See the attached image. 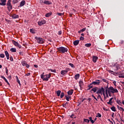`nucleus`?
<instances>
[{"label": "nucleus", "instance_id": "f257e3e1", "mask_svg": "<svg viewBox=\"0 0 124 124\" xmlns=\"http://www.w3.org/2000/svg\"><path fill=\"white\" fill-rule=\"evenodd\" d=\"M51 76H52L51 73H49L48 75L46 74L44 75V73H43V74L41 75V78L43 81H48L51 78Z\"/></svg>", "mask_w": 124, "mask_h": 124}, {"label": "nucleus", "instance_id": "f03ea898", "mask_svg": "<svg viewBox=\"0 0 124 124\" xmlns=\"http://www.w3.org/2000/svg\"><path fill=\"white\" fill-rule=\"evenodd\" d=\"M57 50L59 52H60V53H62V54H64L65 52L68 51V49H67V48L63 46L57 48Z\"/></svg>", "mask_w": 124, "mask_h": 124}, {"label": "nucleus", "instance_id": "7ed1b4c3", "mask_svg": "<svg viewBox=\"0 0 124 124\" xmlns=\"http://www.w3.org/2000/svg\"><path fill=\"white\" fill-rule=\"evenodd\" d=\"M105 89H108L109 91L111 92V93H119V91L117 89L114 88V87L110 86L109 88H108V86L105 88Z\"/></svg>", "mask_w": 124, "mask_h": 124}, {"label": "nucleus", "instance_id": "20e7f679", "mask_svg": "<svg viewBox=\"0 0 124 124\" xmlns=\"http://www.w3.org/2000/svg\"><path fill=\"white\" fill-rule=\"evenodd\" d=\"M96 93L98 94L100 93V94H103L104 96V98H106L105 97V89H104L103 87H101L100 89L98 90V91L96 92Z\"/></svg>", "mask_w": 124, "mask_h": 124}, {"label": "nucleus", "instance_id": "39448f33", "mask_svg": "<svg viewBox=\"0 0 124 124\" xmlns=\"http://www.w3.org/2000/svg\"><path fill=\"white\" fill-rule=\"evenodd\" d=\"M35 39L37 40V43H39V44H42L43 43H44V42H45V40L43 39V38H42L35 37Z\"/></svg>", "mask_w": 124, "mask_h": 124}, {"label": "nucleus", "instance_id": "423d86ee", "mask_svg": "<svg viewBox=\"0 0 124 124\" xmlns=\"http://www.w3.org/2000/svg\"><path fill=\"white\" fill-rule=\"evenodd\" d=\"M12 43L14 45H15V46H16V47H18V48H19V49H21L22 48V46L19 44V43L14 40L12 41Z\"/></svg>", "mask_w": 124, "mask_h": 124}, {"label": "nucleus", "instance_id": "0eeeda50", "mask_svg": "<svg viewBox=\"0 0 124 124\" xmlns=\"http://www.w3.org/2000/svg\"><path fill=\"white\" fill-rule=\"evenodd\" d=\"M100 80H96L95 81H93L91 84L93 86L100 85Z\"/></svg>", "mask_w": 124, "mask_h": 124}, {"label": "nucleus", "instance_id": "6e6552de", "mask_svg": "<svg viewBox=\"0 0 124 124\" xmlns=\"http://www.w3.org/2000/svg\"><path fill=\"white\" fill-rule=\"evenodd\" d=\"M46 21L44 20H41L40 21L38 22L39 26H42V25H45L46 24Z\"/></svg>", "mask_w": 124, "mask_h": 124}, {"label": "nucleus", "instance_id": "1a4fd4ad", "mask_svg": "<svg viewBox=\"0 0 124 124\" xmlns=\"http://www.w3.org/2000/svg\"><path fill=\"white\" fill-rule=\"evenodd\" d=\"M1 2L0 3V5H2L4 6L6 4V0H0Z\"/></svg>", "mask_w": 124, "mask_h": 124}, {"label": "nucleus", "instance_id": "9d476101", "mask_svg": "<svg viewBox=\"0 0 124 124\" xmlns=\"http://www.w3.org/2000/svg\"><path fill=\"white\" fill-rule=\"evenodd\" d=\"M114 70L117 71V70H119L120 69V65L119 64H115L114 66Z\"/></svg>", "mask_w": 124, "mask_h": 124}, {"label": "nucleus", "instance_id": "9b49d317", "mask_svg": "<svg viewBox=\"0 0 124 124\" xmlns=\"http://www.w3.org/2000/svg\"><path fill=\"white\" fill-rule=\"evenodd\" d=\"M79 87L80 88V90H82L83 89V86L84 85V83L83 82V81L80 80L79 81Z\"/></svg>", "mask_w": 124, "mask_h": 124}, {"label": "nucleus", "instance_id": "f8f14e48", "mask_svg": "<svg viewBox=\"0 0 124 124\" xmlns=\"http://www.w3.org/2000/svg\"><path fill=\"white\" fill-rule=\"evenodd\" d=\"M12 17L14 19H18L19 18V15L16 14L12 15Z\"/></svg>", "mask_w": 124, "mask_h": 124}, {"label": "nucleus", "instance_id": "ddd939ff", "mask_svg": "<svg viewBox=\"0 0 124 124\" xmlns=\"http://www.w3.org/2000/svg\"><path fill=\"white\" fill-rule=\"evenodd\" d=\"M98 60V57L96 56H93V62H95L96 61Z\"/></svg>", "mask_w": 124, "mask_h": 124}, {"label": "nucleus", "instance_id": "4468645a", "mask_svg": "<svg viewBox=\"0 0 124 124\" xmlns=\"http://www.w3.org/2000/svg\"><path fill=\"white\" fill-rule=\"evenodd\" d=\"M73 92H74V90H73V89H71V90H69L67 92L68 95H72V93H73Z\"/></svg>", "mask_w": 124, "mask_h": 124}, {"label": "nucleus", "instance_id": "2eb2a0df", "mask_svg": "<svg viewBox=\"0 0 124 124\" xmlns=\"http://www.w3.org/2000/svg\"><path fill=\"white\" fill-rule=\"evenodd\" d=\"M5 55L7 58V60H9V53H8V51H5Z\"/></svg>", "mask_w": 124, "mask_h": 124}, {"label": "nucleus", "instance_id": "dca6fc26", "mask_svg": "<svg viewBox=\"0 0 124 124\" xmlns=\"http://www.w3.org/2000/svg\"><path fill=\"white\" fill-rule=\"evenodd\" d=\"M67 72H68V71L67 70H62L61 71V75H65V74H66L67 73Z\"/></svg>", "mask_w": 124, "mask_h": 124}, {"label": "nucleus", "instance_id": "f3484780", "mask_svg": "<svg viewBox=\"0 0 124 124\" xmlns=\"http://www.w3.org/2000/svg\"><path fill=\"white\" fill-rule=\"evenodd\" d=\"M113 99H114L113 97L111 98L109 100V102H108L107 103L108 104H109L110 105H112V103H113V102L112 101V100H113Z\"/></svg>", "mask_w": 124, "mask_h": 124}, {"label": "nucleus", "instance_id": "a211bd4d", "mask_svg": "<svg viewBox=\"0 0 124 124\" xmlns=\"http://www.w3.org/2000/svg\"><path fill=\"white\" fill-rule=\"evenodd\" d=\"M44 3L45 4H47V5H49V4H52V2L51 1H49V0H46L44 2Z\"/></svg>", "mask_w": 124, "mask_h": 124}, {"label": "nucleus", "instance_id": "6ab92c4d", "mask_svg": "<svg viewBox=\"0 0 124 124\" xmlns=\"http://www.w3.org/2000/svg\"><path fill=\"white\" fill-rule=\"evenodd\" d=\"M93 84L91 83L89 85H88V89H87V91H90V90H91V89H92L93 88Z\"/></svg>", "mask_w": 124, "mask_h": 124}, {"label": "nucleus", "instance_id": "aec40b11", "mask_svg": "<svg viewBox=\"0 0 124 124\" xmlns=\"http://www.w3.org/2000/svg\"><path fill=\"white\" fill-rule=\"evenodd\" d=\"M97 90H98V87H94L93 88L91 91H92L93 92V93H96V91H97Z\"/></svg>", "mask_w": 124, "mask_h": 124}, {"label": "nucleus", "instance_id": "412c9836", "mask_svg": "<svg viewBox=\"0 0 124 124\" xmlns=\"http://www.w3.org/2000/svg\"><path fill=\"white\" fill-rule=\"evenodd\" d=\"M79 77H80V74H77L75 76V80H78L79 79Z\"/></svg>", "mask_w": 124, "mask_h": 124}, {"label": "nucleus", "instance_id": "4be33fe9", "mask_svg": "<svg viewBox=\"0 0 124 124\" xmlns=\"http://www.w3.org/2000/svg\"><path fill=\"white\" fill-rule=\"evenodd\" d=\"M78 44H79V40H76L74 41V45H75V46H77Z\"/></svg>", "mask_w": 124, "mask_h": 124}, {"label": "nucleus", "instance_id": "5701e85b", "mask_svg": "<svg viewBox=\"0 0 124 124\" xmlns=\"http://www.w3.org/2000/svg\"><path fill=\"white\" fill-rule=\"evenodd\" d=\"M25 3H26V1L25 0H22L20 3V6H24V5H25Z\"/></svg>", "mask_w": 124, "mask_h": 124}, {"label": "nucleus", "instance_id": "b1692460", "mask_svg": "<svg viewBox=\"0 0 124 124\" xmlns=\"http://www.w3.org/2000/svg\"><path fill=\"white\" fill-rule=\"evenodd\" d=\"M86 30H87L86 28H83L82 29L78 31V33H81V32H83V31H85Z\"/></svg>", "mask_w": 124, "mask_h": 124}, {"label": "nucleus", "instance_id": "393cba45", "mask_svg": "<svg viewBox=\"0 0 124 124\" xmlns=\"http://www.w3.org/2000/svg\"><path fill=\"white\" fill-rule=\"evenodd\" d=\"M10 51L13 53H16V49L15 48H12L10 49Z\"/></svg>", "mask_w": 124, "mask_h": 124}, {"label": "nucleus", "instance_id": "a878e982", "mask_svg": "<svg viewBox=\"0 0 124 124\" xmlns=\"http://www.w3.org/2000/svg\"><path fill=\"white\" fill-rule=\"evenodd\" d=\"M107 93H108L109 96H112V95L111 94L112 93V92L110 91V90H108L107 88Z\"/></svg>", "mask_w": 124, "mask_h": 124}, {"label": "nucleus", "instance_id": "bb28decb", "mask_svg": "<svg viewBox=\"0 0 124 124\" xmlns=\"http://www.w3.org/2000/svg\"><path fill=\"white\" fill-rule=\"evenodd\" d=\"M16 81L17 82V83L20 86H21V83L20 82V80H19V78H18V77L16 76Z\"/></svg>", "mask_w": 124, "mask_h": 124}, {"label": "nucleus", "instance_id": "cd10ccee", "mask_svg": "<svg viewBox=\"0 0 124 124\" xmlns=\"http://www.w3.org/2000/svg\"><path fill=\"white\" fill-rule=\"evenodd\" d=\"M61 93H62V91H61V90H58L56 92V93L58 96H60V95H61Z\"/></svg>", "mask_w": 124, "mask_h": 124}, {"label": "nucleus", "instance_id": "c85d7f7f", "mask_svg": "<svg viewBox=\"0 0 124 124\" xmlns=\"http://www.w3.org/2000/svg\"><path fill=\"white\" fill-rule=\"evenodd\" d=\"M65 97L66 100H67V101H69V99L71 98V97L70 96H67L65 95Z\"/></svg>", "mask_w": 124, "mask_h": 124}, {"label": "nucleus", "instance_id": "c756f323", "mask_svg": "<svg viewBox=\"0 0 124 124\" xmlns=\"http://www.w3.org/2000/svg\"><path fill=\"white\" fill-rule=\"evenodd\" d=\"M51 15H52V13H48L45 16L46 17H50V16H51Z\"/></svg>", "mask_w": 124, "mask_h": 124}, {"label": "nucleus", "instance_id": "7c9ffc66", "mask_svg": "<svg viewBox=\"0 0 124 124\" xmlns=\"http://www.w3.org/2000/svg\"><path fill=\"white\" fill-rule=\"evenodd\" d=\"M22 63V65H23V66H26V65H27V62H26V61H24V62H21Z\"/></svg>", "mask_w": 124, "mask_h": 124}, {"label": "nucleus", "instance_id": "2f4dec72", "mask_svg": "<svg viewBox=\"0 0 124 124\" xmlns=\"http://www.w3.org/2000/svg\"><path fill=\"white\" fill-rule=\"evenodd\" d=\"M83 122H84V123H90V120L89 119H84L83 120Z\"/></svg>", "mask_w": 124, "mask_h": 124}, {"label": "nucleus", "instance_id": "473e14b6", "mask_svg": "<svg viewBox=\"0 0 124 124\" xmlns=\"http://www.w3.org/2000/svg\"><path fill=\"white\" fill-rule=\"evenodd\" d=\"M85 47H91L92 46V44L89 43V44H86L85 45Z\"/></svg>", "mask_w": 124, "mask_h": 124}, {"label": "nucleus", "instance_id": "72a5a7b5", "mask_svg": "<svg viewBox=\"0 0 124 124\" xmlns=\"http://www.w3.org/2000/svg\"><path fill=\"white\" fill-rule=\"evenodd\" d=\"M7 8L9 11L11 10V9H12V5H10L8 6Z\"/></svg>", "mask_w": 124, "mask_h": 124}, {"label": "nucleus", "instance_id": "f704fd0d", "mask_svg": "<svg viewBox=\"0 0 124 124\" xmlns=\"http://www.w3.org/2000/svg\"><path fill=\"white\" fill-rule=\"evenodd\" d=\"M110 109L112 111H113V112H116V108L115 107H112Z\"/></svg>", "mask_w": 124, "mask_h": 124}, {"label": "nucleus", "instance_id": "c9c22d12", "mask_svg": "<svg viewBox=\"0 0 124 124\" xmlns=\"http://www.w3.org/2000/svg\"><path fill=\"white\" fill-rule=\"evenodd\" d=\"M7 5V6H8L9 5H11V0H9L8 1Z\"/></svg>", "mask_w": 124, "mask_h": 124}, {"label": "nucleus", "instance_id": "e433bc0d", "mask_svg": "<svg viewBox=\"0 0 124 124\" xmlns=\"http://www.w3.org/2000/svg\"><path fill=\"white\" fill-rule=\"evenodd\" d=\"M57 15H58L59 16H62V15H64V14L61 13H57Z\"/></svg>", "mask_w": 124, "mask_h": 124}, {"label": "nucleus", "instance_id": "4c0bfd02", "mask_svg": "<svg viewBox=\"0 0 124 124\" xmlns=\"http://www.w3.org/2000/svg\"><path fill=\"white\" fill-rule=\"evenodd\" d=\"M117 107H118L119 110H122V111H124V109L123 108H122L119 106H117Z\"/></svg>", "mask_w": 124, "mask_h": 124}, {"label": "nucleus", "instance_id": "58836bf2", "mask_svg": "<svg viewBox=\"0 0 124 124\" xmlns=\"http://www.w3.org/2000/svg\"><path fill=\"white\" fill-rule=\"evenodd\" d=\"M64 96V93L63 92H62L61 94L60 97L61 98H62Z\"/></svg>", "mask_w": 124, "mask_h": 124}, {"label": "nucleus", "instance_id": "ea45409f", "mask_svg": "<svg viewBox=\"0 0 124 124\" xmlns=\"http://www.w3.org/2000/svg\"><path fill=\"white\" fill-rule=\"evenodd\" d=\"M30 32H31V33H35V31L33 29H30Z\"/></svg>", "mask_w": 124, "mask_h": 124}, {"label": "nucleus", "instance_id": "a19ab883", "mask_svg": "<svg viewBox=\"0 0 124 124\" xmlns=\"http://www.w3.org/2000/svg\"><path fill=\"white\" fill-rule=\"evenodd\" d=\"M117 103H118V104H119V105H121V104H122V102L121 101V100H117L116 101Z\"/></svg>", "mask_w": 124, "mask_h": 124}, {"label": "nucleus", "instance_id": "79ce46f5", "mask_svg": "<svg viewBox=\"0 0 124 124\" xmlns=\"http://www.w3.org/2000/svg\"><path fill=\"white\" fill-rule=\"evenodd\" d=\"M108 72H109V73H111V74L115 75V73L114 72V71H111V70H108Z\"/></svg>", "mask_w": 124, "mask_h": 124}, {"label": "nucleus", "instance_id": "37998d69", "mask_svg": "<svg viewBox=\"0 0 124 124\" xmlns=\"http://www.w3.org/2000/svg\"><path fill=\"white\" fill-rule=\"evenodd\" d=\"M48 70H49L51 72H54V73H56V69L53 70L51 69H49Z\"/></svg>", "mask_w": 124, "mask_h": 124}, {"label": "nucleus", "instance_id": "c03bdc74", "mask_svg": "<svg viewBox=\"0 0 124 124\" xmlns=\"http://www.w3.org/2000/svg\"><path fill=\"white\" fill-rule=\"evenodd\" d=\"M69 65H70V66H71V67H73V68H74L75 67L74 66V64L71 63H69Z\"/></svg>", "mask_w": 124, "mask_h": 124}, {"label": "nucleus", "instance_id": "a18cd8bd", "mask_svg": "<svg viewBox=\"0 0 124 124\" xmlns=\"http://www.w3.org/2000/svg\"><path fill=\"white\" fill-rule=\"evenodd\" d=\"M96 117H98L99 118H101V114L99 113H98L97 114Z\"/></svg>", "mask_w": 124, "mask_h": 124}, {"label": "nucleus", "instance_id": "49530a36", "mask_svg": "<svg viewBox=\"0 0 124 124\" xmlns=\"http://www.w3.org/2000/svg\"><path fill=\"white\" fill-rule=\"evenodd\" d=\"M13 2L14 4L17 3V2H18V0H13Z\"/></svg>", "mask_w": 124, "mask_h": 124}, {"label": "nucleus", "instance_id": "de8ad7c7", "mask_svg": "<svg viewBox=\"0 0 124 124\" xmlns=\"http://www.w3.org/2000/svg\"><path fill=\"white\" fill-rule=\"evenodd\" d=\"M4 80L6 82V83H7L9 85H10V84H9V82H8V81L7 80V79H6V78L4 79Z\"/></svg>", "mask_w": 124, "mask_h": 124}, {"label": "nucleus", "instance_id": "09e8293b", "mask_svg": "<svg viewBox=\"0 0 124 124\" xmlns=\"http://www.w3.org/2000/svg\"><path fill=\"white\" fill-rule=\"evenodd\" d=\"M0 58H4L5 56L3 54H0Z\"/></svg>", "mask_w": 124, "mask_h": 124}, {"label": "nucleus", "instance_id": "8fccbe9b", "mask_svg": "<svg viewBox=\"0 0 124 124\" xmlns=\"http://www.w3.org/2000/svg\"><path fill=\"white\" fill-rule=\"evenodd\" d=\"M10 61H11V62H13V57L12 56L10 57Z\"/></svg>", "mask_w": 124, "mask_h": 124}, {"label": "nucleus", "instance_id": "3c124183", "mask_svg": "<svg viewBox=\"0 0 124 124\" xmlns=\"http://www.w3.org/2000/svg\"><path fill=\"white\" fill-rule=\"evenodd\" d=\"M106 93L107 95V97H109V96H108V93L107 92V89H106Z\"/></svg>", "mask_w": 124, "mask_h": 124}, {"label": "nucleus", "instance_id": "603ef678", "mask_svg": "<svg viewBox=\"0 0 124 124\" xmlns=\"http://www.w3.org/2000/svg\"><path fill=\"white\" fill-rule=\"evenodd\" d=\"M103 82H105V83H108V81L105 79H102Z\"/></svg>", "mask_w": 124, "mask_h": 124}, {"label": "nucleus", "instance_id": "864d4df0", "mask_svg": "<svg viewBox=\"0 0 124 124\" xmlns=\"http://www.w3.org/2000/svg\"><path fill=\"white\" fill-rule=\"evenodd\" d=\"M92 97H93L94 99H95V100H96V101H97V99L96 98V97H95V96H94V95H92Z\"/></svg>", "mask_w": 124, "mask_h": 124}, {"label": "nucleus", "instance_id": "5fc2aeb1", "mask_svg": "<svg viewBox=\"0 0 124 124\" xmlns=\"http://www.w3.org/2000/svg\"><path fill=\"white\" fill-rule=\"evenodd\" d=\"M79 39H80V40H84V38L83 37L81 36V37L79 38Z\"/></svg>", "mask_w": 124, "mask_h": 124}, {"label": "nucleus", "instance_id": "6e6d98bb", "mask_svg": "<svg viewBox=\"0 0 124 124\" xmlns=\"http://www.w3.org/2000/svg\"><path fill=\"white\" fill-rule=\"evenodd\" d=\"M6 74H7V75H8V70L7 69V68H6Z\"/></svg>", "mask_w": 124, "mask_h": 124}, {"label": "nucleus", "instance_id": "4d7b16f0", "mask_svg": "<svg viewBox=\"0 0 124 124\" xmlns=\"http://www.w3.org/2000/svg\"><path fill=\"white\" fill-rule=\"evenodd\" d=\"M113 84H114L115 87H117V84H116V81H114L113 82Z\"/></svg>", "mask_w": 124, "mask_h": 124}, {"label": "nucleus", "instance_id": "13d9d810", "mask_svg": "<svg viewBox=\"0 0 124 124\" xmlns=\"http://www.w3.org/2000/svg\"><path fill=\"white\" fill-rule=\"evenodd\" d=\"M25 66L26 67H27V68H29L30 67V65L28 64H27Z\"/></svg>", "mask_w": 124, "mask_h": 124}, {"label": "nucleus", "instance_id": "bf43d9fd", "mask_svg": "<svg viewBox=\"0 0 124 124\" xmlns=\"http://www.w3.org/2000/svg\"><path fill=\"white\" fill-rule=\"evenodd\" d=\"M97 98L98 99H99V98H101V96L99 94L98 95V96H97Z\"/></svg>", "mask_w": 124, "mask_h": 124}, {"label": "nucleus", "instance_id": "052dcab7", "mask_svg": "<svg viewBox=\"0 0 124 124\" xmlns=\"http://www.w3.org/2000/svg\"><path fill=\"white\" fill-rule=\"evenodd\" d=\"M119 78H124V76H119Z\"/></svg>", "mask_w": 124, "mask_h": 124}, {"label": "nucleus", "instance_id": "680f3d73", "mask_svg": "<svg viewBox=\"0 0 124 124\" xmlns=\"http://www.w3.org/2000/svg\"><path fill=\"white\" fill-rule=\"evenodd\" d=\"M1 78L3 79L4 80L5 79V78L3 76H1Z\"/></svg>", "mask_w": 124, "mask_h": 124}, {"label": "nucleus", "instance_id": "e2e57ef3", "mask_svg": "<svg viewBox=\"0 0 124 124\" xmlns=\"http://www.w3.org/2000/svg\"><path fill=\"white\" fill-rule=\"evenodd\" d=\"M1 78L3 79L4 80L5 79V78L3 76H1Z\"/></svg>", "mask_w": 124, "mask_h": 124}, {"label": "nucleus", "instance_id": "0e129e2a", "mask_svg": "<svg viewBox=\"0 0 124 124\" xmlns=\"http://www.w3.org/2000/svg\"><path fill=\"white\" fill-rule=\"evenodd\" d=\"M30 75H31V73H28L26 74V76H30Z\"/></svg>", "mask_w": 124, "mask_h": 124}, {"label": "nucleus", "instance_id": "69168bd1", "mask_svg": "<svg viewBox=\"0 0 124 124\" xmlns=\"http://www.w3.org/2000/svg\"><path fill=\"white\" fill-rule=\"evenodd\" d=\"M90 122L92 124H94V121L93 120H91Z\"/></svg>", "mask_w": 124, "mask_h": 124}, {"label": "nucleus", "instance_id": "338daca9", "mask_svg": "<svg viewBox=\"0 0 124 124\" xmlns=\"http://www.w3.org/2000/svg\"><path fill=\"white\" fill-rule=\"evenodd\" d=\"M34 66L36 68H37V67H38V65H36V64L34 65Z\"/></svg>", "mask_w": 124, "mask_h": 124}, {"label": "nucleus", "instance_id": "774afa93", "mask_svg": "<svg viewBox=\"0 0 124 124\" xmlns=\"http://www.w3.org/2000/svg\"><path fill=\"white\" fill-rule=\"evenodd\" d=\"M58 33L60 35H61V34H62V31H59Z\"/></svg>", "mask_w": 124, "mask_h": 124}]
</instances>
